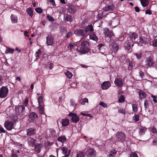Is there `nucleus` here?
<instances>
[{
	"mask_svg": "<svg viewBox=\"0 0 157 157\" xmlns=\"http://www.w3.org/2000/svg\"><path fill=\"white\" fill-rule=\"evenodd\" d=\"M38 102L39 106L38 107L40 112L41 114H43L44 109V103L43 101V97L41 96L38 97Z\"/></svg>",
	"mask_w": 157,
	"mask_h": 157,
	"instance_id": "7ed1b4c3",
	"label": "nucleus"
},
{
	"mask_svg": "<svg viewBox=\"0 0 157 157\" xmlns=\"http://www.w3.org/2000/svg\"><path fill=\"white\" fill-rule=\"evenodd\" d=\"M71 105L74 107H75L76 105L75 104V102L73 100H71L70 101Z\"/></svg>",
	"mask_w": 157,
	"mask_h": 157,
	"instance_id": "4d7b16f0",
	"label": "nucleus"
},
{
	"mask_svg": "<svg viewBox=\"0 0 157 157\" xmlns=\"http://www.w3.org/2000/svg\"><path fill=\"white\" fill-rule=\"evenodd\" d=\"M111 84L109 81H105L101 84V87L103 90L108 89L110 86Z\"/></svg>",
	"mask_w": 157,
	"mask_h": 157,
	"instance_id": "ddd939ff",
	"label": "nucleus"
},
{
	"mask_svg": "<svg viewBox=\"0 0 157 157\" xmlns=\"http://www.w3.org/2000/svg\"><path fill=\"white\" fill-rule=\"evenodd\" d=\"M135 55L137 59H140L142 56V52L137 53L135 54Z\"/></svg>",
	"mask_w": 157,
	"mask_h": 157,
	"instance_id": "79ce46f5",
	"label": "nucleus"
},
{
	"mask_svg": "<svg viewBox=\"0 0 157 157\" xmlns=\"http://www.w3.org/2000/svg\"><path fill=\"white\" fill-rule=\"evenodd\" d=\"M144 105L145 107L147 108L148 107V102L147 100H145L144 102Z\"/></svg>",
	"mask_w": 157,
	"mask_h": 157,
	"instance_id": "052dcab7",
	"label": "nucleus"
},
{
	"mask_svg": "<svg viewBox=\"0 0 157 157\" xmlns=\"http://www.w3.org/2000/svg\"><path fill=\"white\" fill-rule=\"evenodd\" d=\"M117 138L118 141L122 142L125 139V135L122 132H119L116 134Z\"/></svg>",
	"mask_w": 157,
	"mask_h": 157,
	"instance_id": "0eeeda50",
	"label": "nucleus"
},
{
	"mask_svg": "<svg viewBox=\"0 0 157 157\" xmlns=\"http://www.w3.org/2000/svg\"><path fill=\"white\" fill-rule=\"evenodd\" d=\"M66 76L69 78H70L72 76V74L69 71H67L65 73Z\"/></svg>",
	"mask_w": 157,
	"mask_h": 157,
	"instance_id": "e433bc0d",
	"label": "nucleus"
},
{
	"mask_svg": "<svg viewBox=\"0 0 157 157\" xmlns=\"http://www.w3.org/2000/svg\"><path fill=\"white\" fill-rule=\"evenodd\" d=\"M152 45L154 46H157V40H153Z\"/></svg>",
	"mask_w": 157,
	"mask_h": 157,
	"instance_id": "bf43d9fd",
	"label": "nucleus"
},
{
	"mask_svg": "<svg viewBox=\"0 0 157 157\" xmlns=\"http://www.w3.org/2000/svg\"><path fill=\"white\" fill-rule=\"evenodd\" d=\"M118 112L122 114H125V110L123 109H120L118 110Z\"/></svg>",
	"mask_w": 157,
	"mask_h": 157,
	"instance_id": "6e6d98bb",
	"label": "nucleus"
},
{
	"mask_svg": "<svg viewBox=\"0 0 157 157\" xmlns=\"http://www.w3.org/2000/svg\"><path fill=\"white\" fill-rule=\"evenodd\" d=\"M74 33L77 35H81L84 36L86 34V33L85 30L80 29H76L74 31Z\"/></svg>",
	"mask_w": 157,
	"mask_h": 157,
	"instance_id": "9b49d317",
	"label": "nucleus"
},
{
	"mask_svg": "<svg viewBox=\"0 0 157 157\" xmlns=\"http://www.w3.org/2000/svg\"><path fill=\"white\" fill-rule=\"evenodd\" d=\"M106 15V14L105 13V11L101 12L99 11L98 14V17L99 18H101L103 17H105Z\"/></svg>",
	"mask_w": 157,
	"mask_h": 157,
	"instance_id": "c756f323",
	"label": "nucleus"
},
{
	"mask_svg": "<svg viewBox=\"0 0 157 157\" xmlns=\"http://www.w3.org/2000/svg\"><path fill=\"white\" fill-rule=\"evenodd\" d=\"M130 157H138L137 155L135 152H132Z\"/></svg>",
	"mask_w": 157,
	"mask_h": 157,
	"instance_id": "13d9d810",
	"label": "nucleus"
},
{
	"mask_svg": "<svg viewBox=\"0 0 157 157\" xmlns=\"http://www.w3.org/2000/svg\"><path fill=\"white\" fill-rule=\"evenodd\" d=\"M4 126L7 130H10L13 128V124L12 121H5Z\"/></svg>",
	"mask_w": 157,
	"mask_h": 157,
	"instance_id": "6e6552de",
	"label": "nucleus"
},
{
	"mask_svg": "<svg viewBox=\"0 0 157 157\" xmlns=\"http://www.w3.org/2000/svg\"><path fill=\"white\" fill-rule=\"evenodd\" d=\"M43 145L40 144H37L35 146V151L37 153H39L43 148Z\"/></svg>",
	"mask_w": 157,
	"mask_h": 157,
	"instance_id": "dca6fc26",
	"label": "nucleus"
},
{
	"mask_svg": "<svg viewBox=\"0 0 157 157\" xmlns=\"http://www.w3.org/2000/svg\"><path fill=\"white\" fill-rule=\"evenodd\" d=\"M114 6L113 5H107L104 7L103 10L105 11H109L113 10L114 8Z\"/></svg>",
	"mask_w": 157,
	"mask_h": 157,
	"instance_id": "2eb2a0df",
	"label": "nucleus"
},
{
	"mask_svg": "<svg viewBox=\"0 0 157 157\" xmlns=\"http://www.w3.org/2000/svg\"><path fill=\"white\" fill-rule=\"evenodd\" d=\"M85 32H86H86H89V31H90L91 32H92L94 29H93V26L91 25H90L88 26H87L85 29Z\"/></svg>",
	"mask_w": 157,
	"mask_h": 157,
	"instance_id": "cd10ccee",
	"label": "nucleus"
},
{
	"mask_svg": "<svg viewBox=\"0 0 157 157\" xmlns=\"http://www.w3.org/2000/svg\"><path fill=\"white\" fill-rule=\"evenodd\" d=\"M37 117V115L34 112L31 113L29 115V121L30 122H34Z\"/></svg>",
	"mask_w": 157,
	"mask_h": 157,
	"instance_id": "f8f14e48",
	"label": "nucleus"
},
{
	"mask_svg": "<svg viewBox=\"0 0 157 157\" xmlns=\"http://www.w3.org/2000/svg\"><path fill=\"white\" fill-rule=\"evenodd\" d=\"M86 102H88V99L87 98L82 99L80 101V103L81 105H84Z\"/></svg>",
	"mask_w": 157,
	"mask_h": 157,
	"instance_id": "f704fd0d",
	"label": "nucleus"
},
{
	"mask_svg": "<svg viewBox=\"0 0 157 157\" xmlns=\"http://www.w3.org/2000/svg\"><path fill=\"white\" fill-rule=\"evenodd\" d=\"M41 50L40 49H39L36 52L35 56L36 57L39 56V55L41 53Z\"/></svg>",
	"mask_w": 157,
	"mask_h": 157,
	"instance_id": "864d4df0",
	"label": "nucleus"
},
{
	"mask_svg": "<svg viewBox=\"0 0 157 157\" xmlns=\"http://www.w3.org/2000/svg\"><path fill=\"white\" fill-rule=\"evenodd\" d=\"M139 133L140 135H144L145 133V132L146 131V128L142 126H140L139 128Z\"/></svg>",
	"mask_w": 157,
	"mask_h": 157,
	"instance_id": "a878e982",
	"label": "nucleus"
},
{
	"mask_svg": "<svg viewBox=\"0 0 157 157\" xmlns=\"http://www.w3.org/2000/svg\"><path fill=\"white\" fill-rule=\"evenodd\" d=\"M138 44L140 46H143L145 43L144 42V40H139Z\"/></svg>",
	"mask_w": 157,
	"mask_h": 157,
	"instance_id": "a18cd8bd",
	"label": "nucleus"
},
{
	"mask_svg": "<svg viewBox=\"0 0 157 157\" xmlns=\"http://www.w3.org/2000/svg\"><path fill=\"white\" fill-rule=\"evenodd\" d=\"M53 36L51 34H49L46 37V39H53Z\"/></svg>",
	"mask_w": 157,
	"mask_h": 157,
	"instance_id": "5fc2aeb1",
	"label": "nucleus"
},
{
	"mask_svg": "<svg viewBox=\"0 0 157 157\" xmlns=\"http://www.w3.org/2000/svg\"><path fill=\"white\" fill-rule=\"evenodd\" d=\"M24 105H19L17 107L19 110L21 111V113H22L24 111L25 109V107Z\"/></svg>",
	"mask_w": 157,
	"mask_h": 157,
	"instance_id": "72a5a7b5",
	"label": "nucleus"
},
{
	"mask_svg": "<svg viewBox=\"0 0 157 157\" xmlns=\"http://www.w3.org/2000/svg\"><path fill=\"white\" fill-rule=\"evenodd\" d=\"M132 111L134 112H136L138 110L137 105L136 104H133L132 105Z\"/></svg>",
	"mask_w": 157,
	"mask_h": 157,
	"instance_id": "58836bf2",
	"label": "nucleus"
},
{
	"mask_svg": "<svg viewBox=\"0 0 157 157\" xmlns=\"http://www.w3.org/2000/svg\"><path fill=\"white\" fill-rule=\"evenodd\" d=\"M46 43L48 45H52L54 44L53 40H46Z\"/></svg>",
	"mask_w": 157,
	"mask_h": 157,
	"instance_id": "37998d69",
	"label": "nucleus"
},
{
	"mask_svg": "<svg viewBox=\"0 0 157 157\" xmlns=\"http://www.w3.org/2000/svg\"><path fill=\"white\" fill-rule=\"evenodd\" d=\"M29 99L28 98H26L25 100L23 102L24 105L26 106L27 105Z\"/></svg>",
	"mask_w": 157,
	"mask_h": 157,
	"instance_id": "603ef678",
	"label": "nucleus"
},
{
	"mask_svg": "<svg viewBox=\"0 0 157 157\" xmlns=\"http://www.w3.org/2000/svg\"><path fill=\"white\" fill-rule=\"evenodd\" d=\"M130 37L132 39H136L138 37L137 34L136 33H132L130 35Z\"/></svg>",
	"mask_w": 157,
	"mask_h": 157,
	"instance_id": "7c9ffc66",
	"label": "nucleus"
},
{
	"mask_svg": "<svg viewBox=\"0 0 157 157\" xmlns=\"http://www.w3.org/2000/svg\"><path fill=\"white\" fill-rule=\"evenodd\" d=\"M11 21L13 23H17V18L16 15L12 14L10 17Z\"/></svg>",
	"mask_w": 157,
	"mask_h": 157,
	"instance_id": "412c9836",
	"label": "nucleus"
},
{
	"mask_svg": "<svg viewBox=\"0 0 157 157\" xmlns=\"http://www.w3.org/2000/svg\"><path fill=\"white\" fill-rule=\"evenodd\" d=\"M26 11L27 13L30 16H32L33 15V10L30 8L27 9Z\"/></svg>",
	"mask_w": 157,
	"mask_h": 157,
	"instance_id": "4c0bfd02",
	"label": "nucleus"
},
{
	"mask_svg": "<svg viewBox=\"0 0 157 157\" xmlns=\"http://www.w3.org/2000/svg\"><path fill=\"white\" fill-rule=\"evenodd\" d=\"M27 134L28 136H31L34 134L35 132V130L33 128H31L27 129Z\"/></svg>",
	"mask_w": 157,
	"mask_h": 157,
	"instance_id": "6ab92c4d",
	"label": "nucleus"
},
{
	"mask_svg": "<svg viewBox=\"0 0 157 157\" xmlns=\"http://www.w3.org/2000/svg\"><path fill=\"white\" fill-rule=\"evenodd\" d=\"M133 120H135V121H137L139 120V116L138 115H135L133 117Z\"/></svg>",
	"mask_w": 157,
	"mask_h": 157,
	"instance_id": "49530a36",
	"label": "nucleus"
},
{
	"mask_svg": "<svg viewBox=\"0 0 157 157\" xmlns=\"http://www.w3.org/2000/svg\"><path fill=\"white\" fill-rule=\"evenodd\" d=\"M139 95L141 99L145 97L146 94L145 93L142 91H140L139 93Z\"/></svg>",
	"mask_w": 157,
	"mask_h": 157,
	"instance_id": "c9c22d12",
	"label": "nucleus"
},
{
	"mask_svg": "<svg viewBox=\"0 0 157 157\" xmlns=\"http://www.w3.org/2000/svg\"><path fill=\"white\" fill-rule=\"evenodd\" d=\"M49 2L51 3L53 6H55L56 4L54 0H49Z\"/></svg>",
	"mask_w": 157,
	"mask_h": 157,
	"instance_id": "69168bd1",
	"label": "nucleus"
},
{
	"mask_svg": "<svg viewBox=\"0 0 157 157\" xmlns=\"http://www.w3.org/2000/svg\"><path fill=\"white\" fill-rule=\"evenodd\" d=\"M9 93V90L6 86H2L0 89V98H4L6 97Z\"/></svg>",
	"mask_w": 157,
	"mask_h": 157,
	"instance_id": "20e7f679",
	"label": "nucleus"
},
{
	"mask_svg": "<svg viewBox=\"0 0 157 157\" xmlns=\"http://www.w3.org/2000/svg\"><path fill=\"white\" fill-rule=\"evenodd\" d=\"M151 130H152V132L153 133H154V134L156 133H157L156 129L154 127H152V128Z\"/></svg>",
	"mask_w": 157,
	"mask_h": 157,
	"instance_id": "680f3d73",
	"label": "nucleus"
},
{
	"mask_svg": "<svg viewBox=\"0 0 157 157\" xmlns=\"http://www.w3.org/2000/svg\"><path fill=\"white\" fill-rule=\"evenodd\" d=\"M57 140L62 143H63L66 141V138L64 136H61L58 138Z\"/></svg>",
	"mask_w": 157,
	"mask_h": 157,
	"instance_id": "393cba45",
	"label": "nucleus"
},
{
	"mask_svg": "<svg viewBox=\"0 0 157 157\" xmlns=\"http://www.w3.org/2000/svg\"><path fill=\"white\" fill-rule=\"evenodd\" d=\"M76 43L74 41L71 42L70 44L68 45L67 48H72L75 45Z\"/></svg>",
	"mask_w": 157,
	"mask_h": 157,
	"instance_id": "ea45409f",
	"label": "nucleus"
},
{
	"mask_svg": "<svg viewBox=\"0 0 157 157\" xmlns=\"http://www.w3.org/2000/svg\"><path fill=\"white\" fill-rule=\"evenodd\" d=\"M68 116L71 117V120L74 123H77L79 120V117L76 113H70L68 114Z\"/></svg>",
	"mask_w": 157,
	"mask_h": 157,
	"instance_id": "39448f33",
	"label": "nucleus"
},
{
	"mask_svg": "<svg viewBox=\"0 0 157 157\" xmlns=\"http://www.w3.org/2000/svg\"><path fill=\"white\" fill-rule=\"evenodd\" d=\"M86 154L89 156L95 157L96 154V152L94 149L90 148L87 150Z\"/></svg>",
	"mask_w": 157,
	"mask_h": 157,
	"instance_id": "423d86ee",
	"label": "nucleus"
},
{
	"mask_svg": "<svg viewBox=\"0 0 157 157\" xmlns=\"http://www.w3.org/2000/svg\"><path fill=\"white\" fill-rule=\"evenodd\" d=\"M133 45V43L132 40H128L124 44L125 48L128 52L130 49L131 46Z\"/></svg>",
	"mask_w": 157,
	"mask_h": 157,
	"instance_id": "1a4fd4ad",
	"label": "nucleus"
},
{
	"mask_svg": "<svg viewBox=\"0 0 157 157\" xmlns=\"http://www.w3.org/2000/svg\"><path fill=\"white\" fill-rule=\"evenodd\" d=\"M36 12L39 13H42L43 11L40 8H37L35 9Z\"/></svg>",
	"mask_w": 157,
	"mask_h": 157,
	"instance_id": "c03bdc74",
	"label": "nucleus"
},
{
	"mask_svg": "<svg viewBox=\"0 0 157 157\" xmlns=\"http://www.w3.org/2000/svg\"><path fill=\"white\" fill-rule=\"evenodd\" d=\"M47 18L49 21H52L54 20L52 17L50 16L49 14L47 15Z\"/></svg>",
	"mask_w": 157,
	"mask_h": 157,
	"instance_id": "09e8293b",
	"label": "nucleus"
},
{
	"mask_svg": "<svg viewBox=\"0 0 157 157\" xmlns=\"http://www.w3.org/2000/svg\"><path fill=\"white\" fill-rule=\"evenodd\" d=\"M90 39H97L98 38L96 35L94 33H92L90 35Z\"/></svg>",
	"mask_w": 157,
	"mask_h": 157,
	"instance_id": "a19ab883",
	"label": "nucleus"
},
{
	"mask_svg": "<svg viewBox=\"0 0 157 157\" xmlns=\"http://www.w3.org/2000/svg\"><path fill=\"white\" fill-rule=\"evenodd\" d=\"M89 44L86 41H84L78 47L77 51L81 53H87L89 51Z\"/></svg>",
	"mask_w": 157,
	"mask_h": 157,
	"instance_id": "f257e3e1",
	"label": "nucleus"
},
{
	"mask_svg": "<svg viewBox=\"0 0 157 157\" xmlns=\"http://www.w3.org/2000/svg\"><path fill=\"white\" fill-rule=\"evenodd\" d=\"M105 44H100L98 45L97 48L99 50L101 49L104 46Z\"/></svg>",
	"mask_w": 157,
	"mask_h": 157,
	"instance_id": "8fccbe9b",
	"label": "nucleus"
},
{
	"mask_svg": "<svg viewBox=\"0 0 157 157\" xmlns=\"http://www.w3.org/2000/svg\"><path fill=\"white\" fill-rule=\"evenodd\" d=\"M68 10L69 13H75L76 11L75 8L72 6H69Z\"/></svg>",
	"mask_w": 157,
	"mask_h": 157,
	"instance_id": "b1692460",
	"label": "nucleus"
},
{
	"mask_svg": "<svg viewBox=\"0 0 157 157\" xmlns=\"http://www.w3.org/2000/svg\"><path fill=\"white\" fill-rule=\"evenodd\" d=\"M140 1L142 6L144 7L147 6L149 3L148 0H140Z\"/></svg>",
	"mask_w": 157,
	"mask_h": 157,
	"instance_id": "bb28decb",
	"label": "nucleus"
},
{
	"mask_svg": "<svg viewBox=\"0 0 157 157\" xmlns=\"http://www.w3.org/2000/svg\"><path fill=\"white\" fill-rule=\"evenodd\" d=\"M139 75L140 77L142 78L143 76L144 75V73L143 72L140 71L139 72Z\"/></svg>",
	"mask_w": 157,
	"mask_h": 157,
	"instance_id": "774afa93",
	"label": "nucleus"
},
{
	"mask_svg": "<svg viewBox=\"0 0 157 157\" xmlns=\"http://www.w3.org/2000/svg\"><path fill=\"white\" fill-rule=\"evenodd\" d=\"M113 40H110L109 41V47L111 49L113 54H115L119 48V45L117 43H114Z\"/></svg>",
	"mask_w": 157,
	"mask_h": 157,
	"instance_id": "f03ea898",
	"label": "nucleus"
},
{
	"mask_svg": "<svg viewBox=\"0 0 157 157\" xmlns=\"http://www.w3.org/2000/svg\"><path fill=\"white\" fill-rule=\"evenodd\" d=\"M6 50L5 52L6 54H13L14 51V49L13 48H11L9 47H6Z\"/></svg>",
	"mask_w": 157,
	"mask_h": 157,
	"instance_id": "5701e85b",
	"label": "nucleus"
},
{
	"mask_svg": "<svg viewBox=\"0 0 157 157\" xmlns=\"http://www.w3.org/2000/svg\"><path fill=\"white\" fill-rule=\"evenodd\" d=\"M103 32L105 36L107 37L108 36L110 38L113 35V32H109V29L107 28H105L104 29Z\"/></svg>",
	"mask_w": 157,
	"mask_h": 157,
	"instance_id": "4468645a",
	"label": "nucleus"
},
{
	"mask_svg": "<svg viewBox=\"0 0 157 157\" xmlns=\"http://www.w3.org/2000/svg\"><path fill=\"white\" fill-rule=\"evenodd\" d=\"M69 120L67 119H64L62 120V124L63 127H65L67 126L69 124Z\"/></svg>",
	"mask_w": 157,
	"mask_h": 157,
	"instance_id": "4be33fe9",
	"label": "nucleus"
},
{
	"mask_svg": "<svg viewBox=\"0 0 157 157\" xmlns=\"http://www.w3.org/2000/svg\"><path fill=\"white\" fill-rule=\"evenodd\" d=\"M145 13L146 14H148L149 15H150L152 13L151 11L149 9L146 10L145 12Z\"/></svg>",
	"mask_w": 157,
	"mask_h": 157,
	"instance_id": "0e129e2a",
	"label": "nucleus"
},
{
	"mask_svg": "<svg viewBox=\"0 0 157 157\" xmlns=\"http://www.w3.org/2000/svg\"><path fill=\"white\" fill-rule=\"evenodd\" d=\"M145 67H147L152 66L153 64L152 58L150 57L147 58L145 60Z\"/></svg>",
	"mask_w": 157,
	"mask_h": 157,
	"instance_id": "9d476101",
	"label": "nucleus"
},
{
	"mask_svg": "<svg viewBox=\"0 0 157 157\" xmlns=\"http://www.w3.org/2000/svg\"><path fill=\"white\" fill-rule=\"evenodd\" d=\"M116 151L114 149H113L110 152L109 155V156L110 157H114L116 155Z\"/></svg>",
	"mask_w": 157,
	"mask_h": 157,
	"instance_id": "473e14b6",
	"label": "nucleus"
},
{
	"mask_svg": "<svg viewBox=\"0 0 157 157\" xmlns=\"http://www.w3.org/2000/svg\"><path fill=\"white\" fill-rule=\"evenodd\" d=\"M64 19L67 21H71V17L70 15L66 14L64 16Z\"/></svg>",
	"mask_w": 157,
	"mask_h": 157,
	"instance_id": "c85d7f7f",
	"label": "nucleus"
},
{
	"mask_svg": "<svg viewBox=\"0 0 157 157\" xmlns=\"http://www.w3.org/2000/svg\"><path fill=\"white\" fill-rule=\"evenodd\" d=\"M99 105L104 108H106L107 107V104L103 102H100Z\"/></svg>",
	"mask_w": 157,
	"mask_h": 157,
	"instance_id": "de8ad7c7",
	"label": "nucleus"
},
{
	"mask_svg": "<svg viewBox=\"0 0 157 157\" xmlns=\"http://www.w3.org/2000/svg\"><path fill=\"white\" fill-rule=\"evenodd\" d=\"M114 82L116 86L119 87H121L123 84L122 80L120 78H116Z\"/></svg>",
	"mask_w": 157,
	"mask_h": 157,
	"instance_id": "f3484780",
	"label": "nucleus"
},
{
	"mask_svg": "<svg viewBox=\"0 0 157 157\" xmlns=\"http://www.w3.org/2000/svg\"><path fill=\"white\" fill-rule=\"evenodd\" d=\"M63 153L64 154L65 156H68L70 152V150H68L67 147H62L61 148Z\"/></svg>",
	"mask_w": 157,
	"mask_h": 157,
	"instance_id": "a211bd4d",
	"label": "nucleus"
},
{
	"mask_svg": "<svg viewBox=\"0 0 157 157\" xmlns=\"http://www.w3.org/2000/svg\"><path fill=\"white\" fill-rule=\"evenodd\" d=\"M85 155L84 152L79 151L77 152L76 157H84Z\"/></svg>",
	"mask_w": 157,
	"mask_h": 157,
	"instance_id": "2f4dec72",
	"label": "nucleus"
},
{
	"mask_svg": "<svg viewBox=\"0 0 157 157\" xmlns=\"http://www.w3.org/2000/svg\"><path fill=\"white\" fill-rule=\"evenodd\" d=\"M151 97L153 98V101L155 103H156L157 102V100L156 99V97L155 96L153 95H151Z\"/></svg>",
	"mask_w": 157,
	"mask_h": 157,
	"instance_id": "e2e57ef3",
	"label": "nucleus"
},
{
	"mask_svg": "<svg viewBox=\"0 0 157 157\" xmlns=\"http://www.w3.org/2000/svg\"><path fill=\"white\" fill-rule=\"evenodd\" d=\"M72 35V33L71 32H69L67 35V38H69Z\"/></svg>",
	"mask_w": 157,
	"mask_h": 157,
	"instance_id": "338daca9",
	"label": "nucleus"
},
{
	"mask_svg": "<svg viewBox=\"0 0 157 157\" xmlns=\"http://www.w3.org/2000/svg\"><path fill=\"white\" fill-rule=\"evenodd\" d=\"M124 100V98L122 95L121 96L120 98L119 99V102H123Z\"/></svg>",
	"mask_w": 157,
	"mask_h": 157,
	"instance_id": "3c124183",
	"label": "nucleus"
},
{
	"mask_svg": "<svg viewBox=\"0 0 157 157\" xmlns=\"http://www.w3.org/2000/svg\"><path fill=\"white\" fill-rule=\"evenodd\" d=\"M28 143L29 145L32 147H33L36 143V140L32 138H29L28 139Z\"/></svg>",
	"mask_w": 157,
	"mask_h": 157,
	"instance_id": "aec40b11",
	"label": "nucleus"
}]
</instances>
